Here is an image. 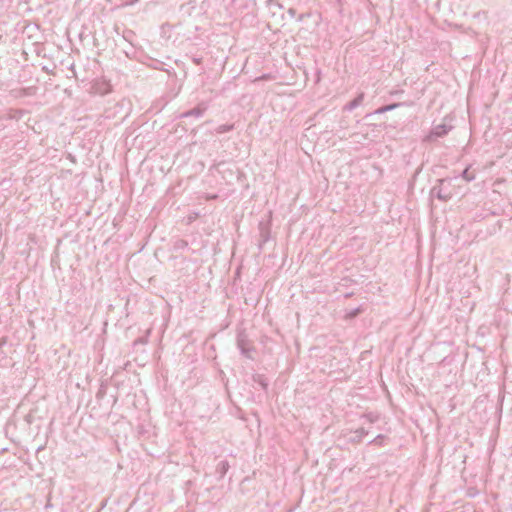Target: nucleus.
Instances as JSON below:
<instances>
[{"label":"nucleus","mask_w":512,"mask_h":512,"mask_svg":"<svg viewBox=\"0 0 512 512\" xmlns=\"http://www.w3.org/2000/svg\"><path fill=\"white\" fill-rule=\"evenodd\" d=\"M395 106H396V105H392V106H387V107L381 108V109H379V110H378V112H379V113H383V112H385V111H388V110H390V109L394 108Z\"/></svg>","instance_id":"2"},{"label":"nucleus","mask_w":512,"mask_h":512,"mask_svg":"<svg viewBox=\"0 0 512 512\" xmlns=\"http://www.w3.org/2000/svg\"><path fill=\"white\" fill-rule=\"evenodd\" d=\"M449 131V128L446 125H438L436 126L430 134H428L425 138L426 141H433L436 137H442L446 135Z\"/></svg>","instance_id":"1"}]
</instances>
